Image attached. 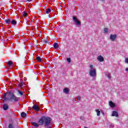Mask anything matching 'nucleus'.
<instances>
[{
    "label": "nucleus",
    "mask_w": 128,
    "mask_h": 128,
    "mask_svg": "<svg viewBox=\"0 0 128 128\" xmlns=\"http://www.w3.org/2000/svg\"><path fill=\"white\" fill-rule=\"evenodd\" d=\"M52 12V10H50V8H48V9H47V10L46 11V14H49Z\"/></svg>",
    "instance_id": "obj_16"
},
{
    "label": "nucleus",
    "mask_w": 128,
    "mask_h": 128,
    "mask_svg": "<svg viewBox=\"0 0 128 128\" xmlns=\"http://www.w3.org/2000/svg\"><path fill=\"white\" fill-rule=\"evenodd\" d=\"M12 61H9L8 62V65H9V66H12Z\"/></svg>",
    "instance_id": "obj_20"
},
{
    "label": "nucleus",
    "mask_w": 128,
    "mask_h": 128,
    "mask_svg": "<svg viewBox=\"0 0 128 128\" xmlns=\"http://www.w3.org/2000/svg\"><path fill=\"white\" fill-rule=\"evenodd\" d=\"M21 116H22V118H26V114L24 112H22L21 114Z\"/></svg>",
    "instance_id": "obj_14"
},
{
    "label": "nucleus",
    "mask_w": 128,
    "mask_h": 128,
    "mask_svg": "<svg viewBox=\"0 0 128 128\" xmlns=\"http://www.w3.org/2000/svg\"><path fill=\"white\" fill-rule=\"evenodd\" d=\"M88 74L92 78H96V70L92 64L89 65Z\"/></svg>",
    "instance_id": "obj_3"
},
{
    "label": "nucleus",
    "mask_w": 128,
    "mask_h": 128,
    "mask_svg": "<svg viewBox=\"0 0 128 128\" xmlns=\"http://www.w3.org/2000/svg\"><path fill=\"white\" fill-rule=\"evenodd\" d=\"M97 60H98V62H102L104 60V57H102V56H98L97 57Z\"/></svg>",
    "instance_id": "obj_6"
},
{
    "label": "nucleus",
    "mask_w": 128,
    "mask_h": 128,
    "mask_svg": "<svg viewBox=\"0 0 128 128\" xmlns=\"http://www.w3.org/2000/svg\"><path fill=\"white\" fill-rule=\"evenodd\" d=\"M77 98H78V100H80V96H78L77 97Z\"/></svg>",
    "instance_id": "obj_26"
},
{
    "label": "nucleus",
    "mask_w": 128,
    "mask_h": 128,
    "mask_svg": "<svg viewBox=\"0 0 128 128\" xmlns=\"http://www.w3.org/2000/svg\"><path fill=\"white\" fill-rule=\"evenodd\" d=\"M54 48H58V43H54Z\"/></svg>",
    "instance_id": "obj_13"
},
{
    "label": "nucleus",
    "mask_w": 128,
    "mask_h": 128,
    "mask_svg": "<svg viewBox=\"0 0 128 128\" xmlns=\"http://www.w3.org/2000/svg\"><path fill=\"white\" fill-rule=\"evenodd\" d=\"M108 78H110V76H109Z\"/></svg>",
    "instance_id": "obj_31"
},
{
    "label": "nucleus",
    "mask_w": 128,
    "mask_h": 128,
    "mask_svg": "<svg viewBox=\"0 0 128 128\" xmlns=\"http://www.w3.org/2000/svg\"><path fill=\"white\" fill-rule=\"evenodd\" d=\"M3 99L4 102L10 100V102H18V98L16 97V96L12 92H7L4 95Z\"/></svg>",
    "instance_id": "obj_2"
},
{
    "label": "nucleus",
    "mask_w": 128,
    "mask_h": 128,
    "mask_svg": "<svg viewBox=\"0 0 128 128\" xmlns=\"http://www.w3.org/2000/svg\"><path fill=\"white\" fill-rule=\"evenodd\" d=\"M6 24H10V19H8L6 20H5Z\"/></svg>",
    "instance_id": "obj_18"
},
{
    "label": "nucleus",
    "mask_w": 128,
    "mask_h": 128,
    "mask_svg": "<svg viewBox=\"0 0 128 128\" xmlns=\"http://www.w3.org/2000/svg\"><path fill=\"white\" fill-rule=\"evenodd\" d=\"M20 76H22V74H20Z\"/></svg>",
    "instance_id": "obj_32"
},
{
    "label": "nucleus",
    "mask_w": 128,
    "mask_h": 128,
    "mask_svg": "<svg viewBox=\"0 0 128 128\" xmlns=\"http://www.w3.org/2000/svg\"><path fill=\"white\" fill-rule=\"evenodd\" d=\"M23 16H28V14H26V12H23Z\"/></svg>",
    "instance_id": "obj_19"
},
{
    "label": "nucleus",
    "mask_w": 128,
    "mask_h": 128,
    "mask_svg": "<svg viewBox=\"0 0 128 128\" xmlns=\"http://www.w3.org/2000/svg\"><path fill=\"white\" fill-rule=\"evenodd\" d=\"M95 112H96V114L98 116H100V110L98 109H96L95 110Z\"/></svg>",
    "instance_id": "obj_11"
},
{
    "label": "nucleus",
    "mask_w": 128,
    "mask_h": 128,
    "mask_svg": "<svg viewBox=\"0 0 128 128\" xmlns=\"http://www.w3.org/2000/svg\"><path fill=\"white\" fill-rule=\"evenodd\" d=\"M112 116H116L118 118V113L116 111H113L112 113Z\"/></svg>",
    "instance_id": "obj_7"
},
{
    "label": "nucleus",
    "mask_w": 128,
    "mask_h": 128,
    "mask_svg": "<svg viewBox=\"0 0 128 128\" xmlns=\"http://www.w3.org/2000/svg\"><path fill=\"white\" fill-rule=\"evenodd\" d=\"M36 60L38 62H42V58L40 56H37Z\"/></svg>",
    "instance_id": "obj_17"
},
{
    "label": "nucleus",
    "mask_w": 128,
    "mask_h": 128,
    "mask_svg": "<svg viewBox=\"0 0 128 128\" xmlns=\"http://www.w3.org/2000/svg\"><path fill=\"white\" fill-rule=\"evenodd\" d=\"M3 108L4 110H6L8 108V104H4L3 105Z\"/></svg>",
    "instance_id": "obj_12"
},
{
    "label": "nucleus",
    "mask_w": 128,
    "mask_h": 128,
    "mask_svg": "<svg viewBox=\"0 0 128 128\" xmlns=\"http://www.w3.org/2000/svg\"><path fill=\"white\" fill-rule=\"evenodd\" d=\"M117 37L116 34H111L110 36V40L111 42H116Z\"/></svg>",
    "instance_id": "obj_4"
},
{
    "label": "nucleus",
    "mask_w": 128,
    "mask_h": 128,
    "mask_svg": "<svg viewBox=\"0 0 128 128\" xmlns=\"http://www.w3.org/2000/svg\"><path fill=\"white\" fill-rule=\"evenodd\" d=\"M73 22L75 23L76 26H81L82 24L80 22L78 19V18L76 16H73Z\"/></svg>",
    "instance_id": "obj_5"
},
{
    "label": "nucleus",
    "mask_w": 128,
    "mask_h": 128,
    "mask_svg": "<svg viewBox=\"0 0 128 128\" xmlns=\"http://www.w3.org/2000/svg\"><path fill=\"white\" fill-rule=\"evenodd\" d=\"M52 122V118H50L42 116L38 120V124L36 122H32V124L34 128H38L40 126H43L44 124L46 126H48Z\"/></svg>",
    "instance_id": "obj_1"
},
{
    "label": "nucleus",
    "mask_w": 128,
    "mask_h": 128,
    "mask_svg": "<svg viewBox=\"0 0 128 128\" xmlns=\"http://www.w3.org/2000/svg\"><path fill=\"white\" fill-rule=\"evenodd\" d=\"M11 24H14V26H16V21L12 20V22H11Z\"/></svg>",
    "instance_id": "obj_15"
},
{
    "label": "nucleus",
    "mask_w": 128,
    "mask_h": 128,
    "mask_svg": "<svg viewBox=\"0 0 128 128\" xmlns=\"http://www.w3.org/2000/svg\"><path fill=\"white\" fill-rule=\"evenodd\" d=\"M124 62L126 64H128V58H126Z\"/></svg>",
    "instance_id": "obj_24"
},
{
    "label": "nucleus",
    "mask_w": 128,
    "mask_h": 128,
    "mask_svg": "<svg viewBox=\"0 0 128 128\" xmlns=\"http://www.w3.org/2000/svg\"><path fill=\"white\" fill-rule=\"evenodd\" d=\"M67 62H68V64H70V58H68Z\"/></svg>",
    "instance_id": "obj_23"
},
{
    "label": "nucleus",
    "mask_w": 128,
    "mask_h": 128,
    "mask_svg": "<svg viewBox=\"0 0 128 128\" xmlns=\"http://www.w3.org/2000/svg\"><path fill=\"white\" fill-rule=\"evenodd\" d=\"M28 0V2H32V0Z\"/></svg>",
    "instance_id": "obj_29"
},
{
    "label": "nucleus",
    "mask_w": 128,
    "mask_h": 128,
    "mask_svg": "<svg viewBox=\"0 0 128 128\" xmlns=\"http://www.w3.org/2000/svg\"><path fill=\"white\" fill-rule=\"evenodd\" d=\"M8 128H14V126H12V124H10L8 126Z\"/></svg>",
    "instance_id": "obj_25"
},
{
    "label": "nucleus",
    "mask_w": 128,
    "mask_h": 128,
    "mask_svg": "<svg viewBox=\"0 0 128 128\" xmlns=\"http://www.w3.org/2000/svg\"><path fill=\"white\" fill-rule=\"evenodd\" d=\"M126 72H128V68H126Z\"/></svg>",
    "instance_id": "obj_27"
},
{
    "label": "nucleus",
    "mask_w": 128,
    "mask_h": 128,
    "mask_svg": "<svg viewBox=\"0 0 128 128\" xmlns=\"http://www.w3.org/2000/svg\"><path fill=\"white\" fill-rule=\"evenodd\" d=\"M32 108H34L36 112H38V110H40V107H38V106L36 105H34L32 106Z\"/></svg>",
    "instance_id": "obj_8"
},
{
    "label": "nucleus",
    "mask_w": 128,
    "mask_h": 128,
    "mask_svg": "<svg viewBox=\"0 0 128 128\" xmlns=\"http://www.w3.org/2000/svg\"><path fill=\"white\" fill-rule=\"evenodd\" d=\"M63 92L64 94H68V93L70 92V89H68V88H64Z\"/></svg>",
    "instance_id": "obj_9"
},
{
    "label": "nucleus",
    "mask_w": 128,
    "mask_h": 128,
    "mask_svg": "<svg viewBox=\"0 0 128 128\" xmlns=\"http://www.w3.org/2000/svg\"><path fill=\"white\" fill-rule=\"evenodd\" d=\"M45 44H48V42L46 40L44 41Z\"/></svg>",
    "instance_id": "obj_28"
},
{
    "label": "nucleus",
    "mask_w": 128,
    "mask_h": 128,
    "mask_svg": "<svg viewBox=\"0 0 128 128\" xmlns=\"http://www.w3.org/2000/svg\"><path fill=\"white\" fill-rule=\"evenodd\" d=\"M109 106H110L111 108H114V106H116V104H114V103L112 102V101H110L109 102Z\"/></svg>",
    "instance_id": "obj_10"
},
{
    "label": "nucleus",
    "mask_w": 128,
    "mask_h": 128,
    "mask_svg": "<svg viewBox=\"0 0 128 128\" xmlns=\"http://www.w3.org/2000/svg\"><path fill=\"white\" fill-rule=\"evenodd\" d=\"M47 128H50V127H47Z\"/></svg>",
    "instance_id": "obj_30"
},
{
    "label": "nucleus",
    "mask_w": 128,
    "mask_h": 128,
    "mask_svg": "<svg viewBox=\"0 0 128 128\" xmlns=\"http://www.w3.org/2000/svg\"><path fill=\"white\" fill-rule=\"evenodd\" d=\"M108 28H104V32L107 33L108 32Z\"/></svg>",
    "instance_id": "obj_21"
},
{
    "label": "nucleus",
    "mask_w": 128,
    "mask_h": 128,
    "mask_svg": "<svg viewBox=\"0 0 128 128\" xmlns=\"http://www.w3.org/2000/svg\"><path fill=\"white\" fill-rule=\"evenodd\" d=\"M18 94H20V96H22V94H24L22 92V91L18 90Z\"/></svg>",
    "instance_id": "obj_22"
}]
</instances>
